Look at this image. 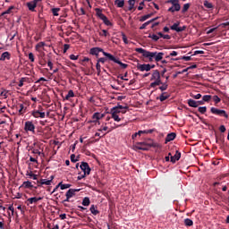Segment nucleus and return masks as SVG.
<instances>
[{
	"label": "nucleus",
	"mask_w": 229,
	"mask_h": 229,
	"mask_svg": "<svg viewBox=\"0 0 229 229\" xmlns=\"http://www.w3.org/2000/svg\"><path fill=\"white\" fill-rule=\"evenodd\" d=\"M12 58V54L10 52H4L0 56V62H4V60H10Z\"/></svg>",
	"instance_id": "obj_16"
},
{
	"label": "nucleus",
	"mask_w": 229,
	"mask_h": 229,
	"mask_svg": "<svg viewBox=\"0 0 229 229\" xmlns=\"http://www.w3.org/2000/svg\"><path fill=\"white\" fill-rule=\"evenodd\" d=\"M188 105L191 108H198V102L194 99H191V98L188 99Z\"/></svg>",
	"instance_id": "obj_20"
},
{
	"label": "nucleus",
	"mask_w": 229,
	"mask_h": 229,
	"mask_svg": "<svg viewBox=\"0 0 229 229\" xmlns=\"http://www.w3.org/2000/svg\"><path fill=\"white\" fill-rule=\"evenodd\" d=\"M105 117V114L100 113H95L92 115V120L89 121V123H92L93 124H101L99 122L100 119H103Z\"/></svg>",
	"instance_id": "obj_6"
},
{
	"label": "nucleus",
	"mask_w": 229,
	"mask_h": 229,
	"mask_svg": "<svg viewBox=\"0 0 229 229\" xmlns=\"http://www.w3.org/2000/svg\"><path fill=\"white\" fill-rule=\"evenodd\" d=\"M70 47H71V46L69 44H64V53H67V51H69Z\"/></svg>",
	"instance_id": "obj_55"
},
{
	"label": "nucleus",
	"mask_w": 229,
	"mask_h": 229,
	"mask_svg": "<svg viewBox=\"0 0 229 229\" xmlns=\"http://www.w3.org/2000/svg\"><path fill=\"white\" fill-rule=\"evenodd\" d=\"M89 210L93 216H98V214H99V210H98V207L95 205H91Z\"/></svg>",
	"instance_id": "obj_22"
},
{
	"label": "nucleus",
	"mask_w": 229,
	"mask_h": 229,
	"mask_svg": "<svg viewBox=\"0 0 229 229\" xmlns=\"http://www.w3.org/2000/svg\"><path fill=\"white\" fill-rule=\"evenodd\" d=\"M149 16L148 14H146V15H143L140 18V22H144L146 21H148V19H149Z\"/></svg>",
	"instance_id": "obj_40"
},
{
	"label": "nucleus",
	"mask_w": 229,
	"mask_h": 229,
	"mask_svg": "<svg viewBox=\"0 0 229 229\" xmlns=\"http://www.w3.org/2000/svg\"><path fill=\"white\" fill-rule=\"evenodd\" d=\"M149 24H151V21H148L145 23H143L140 27V30H146V28H148V26H149Z\"/></svg>",
	"instance_id": "obj_39"
},
{
	"label": "nucleus",
	"mask_w": 229,
	"mask_h": 229,
	"mask_svg": "<svg viewBox=\"0 0 229 229\" xmlns=\"http://www.w3.org/2000/svg\"><path fill=\"white\" fill-rule=\"evenodd\" d=\"M167 3H169L170 4H173V6H174V4H177L178 3H180L179 0H168Z\"/></svg>",
	"instance_id": "obj_51"
},
{
	"label": "nucleus",
	"mask_w": 229,
	"mask_h": 229,
	"mask_svg": "<svg viewBox=\"0 0 229 229\" xmlns=\"http://www.w3.org/2000/svg\"><path fill=\"white\" fill-rule=\"evenodd\" d=\"M114 4L117 8H123L124 6V0H115Z\"/></svg>",
	"instance_id": "obj_25"
},
{
	"label": "nucleus",
	"mask_w": 229,
	"mask_h": 229,
	"mask_svg": "<svg viewBox=\"0 0 229 229\" xmlns=\"http://www.w3.org/2000/svg\"><path fill=\"white\" fill-rule=\"evenodd\" d=\"M112 115V119H114V121H115L116 123H120L121 118L119 117V115L117 114H111Z\"/></svg>",
	"instance_id": "obj_47"
},
{
	"label": "nucleus",
	"mask_w": 229,
	"mask_h": 229,
	"mask_svg": "<svg viewBox=\"0 0 229 229\" xmlns=\"http://www.w3.org/2000/svg\"><path fill=\"white\" fill-rule=\"evenodd\" d=\"M180 158H182V153L176 150L174 156H171L170 162H172V164H176Z\"/></svg>",
	"instance_id": "obj_12"
},
{
	"label": "nucleus",
	"mask_w": 229,
	"mask_h": 229,
	"mask_svg": "<svg viewBox=\"0 0 229 229\" xmlns=\"http://www.w3.org/2000/svg\"><path fill=\"white\" fill-rule=\"evenodd\" d=\"M193 55H205V51H203V50H196Z\"/></svg>",
	"instance_id": "obj_59"
},
{
	"label": "nucleus",
	"mask_w": 229,
	"mask_h": 229,
	"mask_svg": "<svg viewBox=\"0 0 229 229\" xmlns=\"http://www.w3.org/2000/svg\"><path fill=\"white\" fill-rule=\"evenodd\" d=\"M70 60H78V55H70Z\"/></svg>",
	"instance_id": "obj_64"
},
{
	"label": "nucleus",
	"mask_w": 229,
	"mask_h": 229,
	"mask_svg": "<svg viewBox=\"0 0 229 229\" xmlns=\"http://www.w3.org/2000/svg\"><path fill=\"white\" fill-rule=\"evenodd\" d=\"M81 171H83V173L85 174H90V166L89 165V163L87 162H81V165H80Z\"/></svg>",
	"instance_id": "obj_10"
},
{
	"label": "nucleus",
	"mask_w": 229,
	"mask_h": 229,
	"mask_svg": "<svg viewBox=\"0 0 229 229\" xmlns=\"http://www.w3.org/2000/svg\"><path fill=\"white\" fill-rule=\"evenodd\" d=\"M95 12L97 13V16L100 18L101 21H103L104 24H106V26H114V24L112 23V21H109V19L103 14V11L99 8H96Z\"/></svg>",
	"instance_id": "obj_3"
},
{
	"label": "nucleus",
	"mask_w": 229,
	"mask_h": 229,
	"mask_svg": "<svg viewBox=\"0 0 229 229\" xmlns=\"http://www.w3.org/2000/svg\"><path fill=\"white\" fill-rule=\"evenodd\" d=\"M104 56L108 58L111 62H114V64H118L119 66L122 67V69H126L128 67V64L121 62L119 59L115 58L112 54L110 53H104Z\"/></svg>",
	"instance_id": "obj_4"
},
{
	"label": "nucleus",
	"mask_w": 229,
	"mask_h": 229,
	"mask_svg": "<svg viewBox=\"0 0 229 229\" xmlns=\"http://www.w3.org/2000/svg\"><path fill=\"white\" fill-rule=\"evenodd\" d=\"M160 79V72L158 70H155L152 73V77L150 81Z\"/></svg>",
	"instance_id": "obj_19"
},
{
	"label": "nucleus",
	"mask_w": 229,
	"mask_h": 229,
	"mask_svg": "<svg viewBox=\"0 0 229 229\" xmlns=\"http://www.w3.org/2000/svg\"><path fill=\"white\" fill-rule=\"evenodd\" d=\"M153 130H145V131H139L138 134L140 136L142 133H152Z\"/></svg>",
	"instance_id": "obj_44"
},
{
	"label": "nucleus",
	"mask_w": 229,
	"mask_h": 229,
	"mask_svg": "<svg viewBox=\"0 0 229 229\" xmlns=\"http://www.w3.org/2000/svg\"><path fill=\"white\" fill-rule=\"evenodd\" d=\"M171 98V95L167 92H162L161 95L157 98L161 103H164L166 99H169Z\"/></svg>",
	"instance_id": "obj_13"
},
{
	"label": "nucleus",
	"mask_w": 229,
	"mask_h": 229,
	"mask_svg": "<svg viewBox=\"0 0 229 229\" xmlns=\"http://www.w3.org/2000/svg\"><path fill=\"white\" fill-rule=\"evenodd\" d=\"M46 46V43L44 42H39L36 45V50L38 51V49H40V47H44Z\"/></svg>",
	"instance_id": "obj_43"
},
{
	"label": "nucleus",
	"mask_w": 229,
	"mask_h": 229,
	"mask_svg": "<svg viewBox=\"0 0 229 229\" xmlns=\"http://www.w3.org/2000/svg\"><path fill=\"white\" fill-rule=\"evenodd\" d=\"M70 158H71V162H72L73 164H76V162L80 160L79 157L76 158V155L74 154H72Z\"/></svg>",
	"instance_id": "obj_38"
},
{
	"label": "nucleus",
	"mask_w": 229,
	"mask_h": 229,
	"mask_svg": "<svg viewBox=\"0 0 229 229\" xmlns=\"http://www.w3.org/2000/svg\"><path fill=\"white\" fill-rule=\"evenodd\" d=\"M144 1L140 2V5L138 6V10L140 11V10H144Z\"/></svg>",
	"instance_id": "obj_61"
},
{
	"label": "nucleus",
	"mask_w": 229,
	"mask_h": 229,
	"mask_svg": "<svg viewBox=\"0 0 229 229\" xmlns=\"http://www.w3.org/2000/svg\"><path fill=\"white\" fill-rule=\"evenodd\" d=\"M26 81V79L25 78H21L20 80V82L18 84L19 87H24V82Z\"/></svg>",
	"instance_id": "obj_52"
},
{
	"label": "nucleus",
	"mask_w": 229,
	"mask_h": 229,
	"mask_svg": "<svg viewBox=\"0 0 229 229\" xmlns=\"http://www.w3.org/2000/svg\"><path fill=\"white\" fill-rule=\"evenodd\" d=\"M12 10H15V6H10L5 12L2 13L1 16L4 17V15L12 13Z\"/></svg>",
	"instance_id": "obj_28"
},
{
	"label": "nucleus",
	"mask_w": 229,
	"mask_h": 229,
	"mask_svg": "<svg viewBox=\"0 0 229 229\" xmlns=\"http://www.w3.org/2000/svg\"><path fill=\"white\" fill-rule=\"evenodd\" d=\"M184 225H185V226H192L194 225V222L192 220H191L190 218H185Z\"/></svg>",
	"instance_id": "obj_31"
},
{
	"label": "nucleus",
	"mask_w": 229,
	"mask_h": 229,
	"mask_svg": "<svg viewBox=\"0 0 229 229\" xmlns=\"http://www.w3.org/2000/svg\"><path fill=\"white\" fill-rule=\"evenodd\" d=\"M76 192H80V190H78V189H70L66 192L65 196H66V198H72L73 196H76Z\"/></svg>",
	"instance_id": "obj_15"
},
{
	"label": "nucleus",
	"mask_w": 229,
	"mask_h": 229,
	"mask_svg": "<svg viewBox=\"0 0 229 229\" xmlns=\"http://www.w3.org/2000/svg\"><path fill=\"white\" fill-rule=\"evenodd\" d=\"M156 85H157V87L161 84H163L164 82H162V79H156L155 81Z\"/></svg>",
	"instance_id": "obj_57"
},
{
	"label": "nucleus",
	"mask_w": 229,
	"mask_h": 229,
	"mask_svg": "<svg viewBox=\"0 0 229 229\" xmlns=\"http://www.w3.org/2000/svg\"><path fill=\"white\" fill-rule=\"evenodd\" d=\"M117 114H121V111L116 106L111 108V114L117 115Z\"/></svg>",
	"instance_id": "obj_35"
},
{
	"label": "nucleus",
	"mask_w": 229,
	"mask_h": 229,
	"mask_svg": "<svg viewBox=\"0 0 229 229\" xmlns=\"http://www.w3.org/2000/svg\"><path fill=\"white\" fill-rule=\"evenodd\" d=\"M122 38L124 44H128V38L126 37V34L122 33Z\"/></svg>",
	"instance_id": "obj_50"
},
{
	"label": "nucleus",
	"mask_w": 229,
	"mask_h": 229,
	"mask_svg": "<svg viewBox=\"0 0 229 229\" xmlns=\"http://www.w3.org/2000/svg\"><path fill=\"white\" fill-rule=\"evenodd\" d=\"M174 139H176V133H174V132L168 133L165 140V144H167V142H171V140H174Z\"/></svg>",
	"instance_id": "obj_18"
},
{
	"label": "nucleus",
	"mask_w": 229,
	"mask_h": 229,
	"mask_svg": "<svg viewBox=\"0 0 229 229\" xmlns=\"http://www.w3.org/2000/svg\"><path fill=\"white\" fill-rule=\"evenodd\" d=\"M148 38H152L154 42H158V40L160 39V37H158L157 34H149Z\"/></svg>",
	"instance_id": "obj_30"
},
{
	"label": "nucleus",
	"mask_w": 229,
	"mask_h": 229,
	"mask_svg": "<svg viewBox=\"0 0 229 229\" xmlns=\"http://www.w3.org/2000/svg\"><path fill=\"white\" fill-rule=\"evenodd\" d=\"M213 101L216 103V105H217V103H221V98L217 97V95H215L213 97Z\"/></svg>",
	"instance_id": "obj_45"
},
{
	"label": "nucleus",
	"mask_w": 229,
	"mask_h": 229,
	"mask_svg": "<svg viewBox=\"0 0 229 229\" xmlns=\"http://www.w3.org/2000/svg\"><path fill=\"white\" fill-rule=\"evenodd\" d=\"M178 26H180V22L174 23L170 27V30H172L173 31H176L177 33H182V31H185V30H187L186 26H182V27H178Z\"/></svg>",
	"instance_id": "obj_7"
},
{
	"label": "nucleus",
	"mask_w": 229,
	"mask_h": 229,
	"mask_svg": "<svg viewBox=\"0 0 229 229\" xmlns=\"http://www.w3.org/2000/svg\"><path fill=\"white\" fill-rule=\"evenodd\" d=\"M189 8H191V4H184L182 10V13H185L186 12H188Z\"/></svg>",
	"instance_id": "obj_36"
},
{
	"label": "nucleus",
	"mask_w": 229,
	"mask_h": 229,
	"mask_svg": "<svg viewBox=\"0 0 229 229\" xmlns=\"http://www.w3.org/2000/svg\"><path fill=\"white\" fill-rule=\"evenodd\" d=\"M33 117L38 118L40 117V112L39 111H34L32 112Z\"/></svg>",
	"instance_id": "obj_54"
},
{
	"label": "nucleus",
	"mask_w": 229,
	"mask_h": 229,
	"mask_svg": "<svg viewBox=\"0 0 229 229\" xmlns=\"http://www.w3.org/2000/svg\"><path fill=\"white\" fill-rule=\"evenodd\" d=\"M210 99H212V97L210 95H205L202 97V100L204 101V103H208Z\"/></svg>",
	"instance_id": "obj_37"
},
{
	"label": "nucleus",
	"mask_w": 229,
	"mask_h": 229,
	"mask_svg": "<svg viewBox=\"0 0 229 229\" xmlns=\"http://www.w3.org/2000/svg\"><path fill=\"white\" fill-rule=\"evenodd\" d=\"M24 112H26V110L24 109V105L20 104V109H19L20 115H22V114H24Z\"/></svg>",
	"instance_id": "obj_41"
},
{
	"label": "nucleus",
	"mask_w": 229,
	"mask_h": 229,
	"mask_svg": "<svg viewBox=\"0 0 229 229\" xmlns=\"http://www.w3.org/2000/svg\"><path fill=\"white\" fill-rule=\"evenodd\" d=\"M135 51L142 55L144 58H148L149 62H153V58H155L156 62H160L164 58V53L162 52H149L144 48H135Z\"/></svg>",
	"instance_id": "obj_1"
},
{
	"label": "nucleus",
	"mask_w": 229,
	"mask_h": 229,
	"mask_svg": "<svg viewBox=\"0 0 229 229\" xmlns=\"http://www.w3.org/2000/svg\"><path fill=\"white\" fill-rule=\"evenodd\" d=\"M192 98H193V99H201V94H197V95H191Z\"/></svg>",
	"instance_id": "obj_60"
},
{
	"label": "nucleus",
	"mask_w": 229,
	"mask_h": 229,
	"mask_svg": "<svg viewBox=\"0 0 229 229\" xmlns=\"http://www.w3.org/2000/svg\"><path fill=\"white\" fill-rule=\"evenodd\" d=\"M174 60L175 62L178 61V60H184L185 62H191V60H192V58L191 56H182V58H175V59H173Z\"/></svg>",
	"instance_id": "obj_33"
},
{
	"label": "nucleus",
	"mask_w": 229,
	"mask_h": 229,
	"mask_svg": "<svg viewBox=\"0 0 229 229\" xmlns=\"http://www.w3.org/2000/svg\"><path fill=\"white\" fill-rule=\"evenodd\" d=\"M219 130H220L221 133H225V131H226V127H225V125H221L219 127Z\"/></svg>",
	"instance_id": "obj_62"
},
{
	"label": "nucleus",
	"mask_w": 229,
	"mask_h": 229,
	"mask_svg": "<svg viewBox=\"0 0 229 229\" xmlns=\"http://www.w3.org/2000/svg\"><path fill=\"white\" fill-rule=\"evenodd\" d=\"M205 8L212 9L214 8V4L212 3H209L208 1L205 0L203 3Z\"/></svg>",
	"instance_id": "obj_34"
},
{
	"label": "nucleus",
	"mask_w": 229,
	"mask_h": 229,
	"mask_svg": "<svg viewBox=\"0 0 229 229\" xmlns=\"http://www.w3.org/2000/svg\"><path fill=\"white\" fill-rule=\"evenodd\" d=\"M27 8L30 10V12H35V8H37V4L34 1H30L26 4Z\"/></svg>",
	"instance_id": "obj_17"
},
{
	"label": "nucleus",
	"mask_w": 229,
	"mask_h": 229,
	"mask_svg": "<svg viewBox=\"0 0 229 229\" xmlns=\"http://www.w3.org/2000/svg\"><path fill=\"white\" fill-rule=\"evenodd\" d=\"M210 112L214 115H218V117H225V119H228V114L226 113V111H225L223 109H218L216 107H211Z\"/></svg>",
	"instance_id": "obj_5"
},
{
	"label": "nucleus",
	"mask_w": 229,
	"mask_h": 229,
	"mask_svg": "<svg viewBox=\"0 0 229 229\" xmlns=\"http://www.w3.org/2000/svg\"><path fill=\"white\" fill-rule=\"evenodd\" d=\"M169 88V84H167V81L163 82L161 84V86H159V90H161V92H165V90Z\"/></svg>",
	"instance_id": "obj_23"
},
{
	"label": "nucleus",
	"mask_w": 229,
	"mask_h": 229,
	"mask_svg": "<svg viewBox=\"0 0 229 229\" xmlns=\"http://www.w3.org/2000/svg\"><path fill=\"white\" fill-rule=\"evenodd\" d=\"M71 98H74V91H72V89H70L68 91V94L65 96L64 99H66V101H69Z\"/></svg>",
	"instance_id": "obj_27"
},
{
	"label": "nucleus",
	"mask_w": 229,
	"mask_h": 229,
	"mask_svg": "<svg viewBox=\"0 0 229 229\" xmlns=\"http://www.w3.org/2000/svg\"><path fill=\"white\" fill-rule=\"evenodd\" d=\"M118 110H128V106H123L121 105H118L115 106Z\"/></svg>",
	"instance_id": "obj_53"
},
{
	"label": "nucleus",
	"mask_w": 229,
	"mask_h": 229,
	"mask_svg": "<svg viewBox=\"0 0 229 229\" xmlns=\"http://www.w3.org/2000/svg\"><path fill=\"white\" fill-rule=\"evenodd\" d=\"M29 60H30V62H35V55L33 53L29 54Z\"/></svg>",
	"instance_id": "obj_56"
},
{
	"label": "nucleus",
	"mask_w": 229,
	"mask_h": 229,
	"mask_svg": "<svg viewBox=\"0 0 229 229\" xmlns=\"http://www.w3.org/2000/svg\"><path fill=\"white\" fill-rule=\"evenodd\" d=\"M174 11H175V12H180V10L182 9V6L180 5V3L175 4L174 5Z\"/></svg>",
	"instance_id": "obj_49"
},
{
	"label": "nucleus",
	"mask_w": 229,
	"mask_h": 229,
	"mask_svg": "<svg viewBox=\"0 0 229 229\" xmlns=\"http://www.w3.org/2000/svg\"><path fill=\"white\" fill-rule=\"evenodd\" d=\"M21 187H23L24 189H33V184L30 181H25L23 182Z\"/></svg>",
	"instance_id": "obj_21"
},
{
	"label": "nucleus",
	"mask_w": 229,
	"mask_h": 229,
	"mask_svg": "<svg viewBox=\"0 0 229 229\" xmlns=\"http://www.w3.org/2000/svg\"><path fill=\"white\" fill-rule=\"evenodd\" d=\"M60 8H54L52 9V13L55 17H58V12H59Z\"/></svg>",
	"instance_id": "obj_46"
},
{
	"label": "nucleus",
	"mask_w": 229,
	"mask_h": 229,
	"mask_svg": "<svg viewBox=\"0 0 229 229\" xmlns=\"http://www.w3.org/2000/svg\"><path fill=\"white\" fill-rule=\"evenodd\" d=\"M38 183L40 185H51V180H47V179H40L38 181Z\"/></svg>",
	"instance_id": "obj_24"
},
{
	"label": "nucleus",
	"mask_w": 229,
	"mask_h": 229,
	"mask_svg": "<svg viewBox=\"0 0 229 229\" xmlns=\"http://www.w3.org/2000/svg\"><path fill=\"white\" fill-rule=\"evenodd\" d=\"M103 53V55H105V50H103V48H99V47H93L89 50V55H93L94 56H99V54Z\"/></svg>",
	"instance_id": "obj_11"
},
{
	"label": "nucleus",
	"mask_w": 229,
	"mask_h": 229,
	"mask_svg": "<svg viewBox=\"0 0 229 229\" xmlns=\"http://www.w3.org/2000/svg\"><path fill=\"white\" fill-rule=\"evenodd\" d=\"M82 205L83 207H89V205H90V199L89 197H85L82 199Z\"/></svg>",
	"instance_id": "obj_29"
},
{
	"label": "nucleus",
	"mask_w": 229,
	"mask_h": 229,
	"mask_svg": "<svg viewBox=\"0 0 229 229\" xmlns=\"http://www.w3.org/2000/svg\"><path fill=\"white\" fill-rule=\"evenodd\" d=\"M42 197H32L27 199V205H33V203H37L38 201H41Z\"/></svg>",
	"instance_id": "obj_14"
},
{
	"label": "nucleus",
	"mask_w": 229,
	"mask_h": 229,
	"mask_svg": "<svg viewBox=\"0 0 229 229\" xmlns=\"http://www.w3.org/2000/svg\"><path fill=\"white\" fill-rule=\"evenodd\" d=\"M217 30V27L210 29L209 30L207 31L208 35H210V33H214V31H216Z\"/></svg>",
	"instance_id": "obj_63"
},
{
	"label": "nucleus",
	"mask_w": 229,
	"mask_h": 229,
	"mask_svg": "<svg viewBox=\"0 0 229 229\" xmlns=\"http://www.w3.org/2000/svg\"><path fill=\"white\" fill-rule=\"evenodd\" d=\"M150 142H138L135 145L136 149H140L141 151H148L149 148H158V143L153 142L152 140H149Z\"/></svg>",
	"instance_id": "obj_2"
},
{
	"label": "nucleus",
	"mask_w": 229,
	"mask_h": 229,
	"mask_svg": "<svg viewBox=\"0 0 229 229\" xmlns=\"http://www.w3.org/2000/svg\"><path fill=\"white\" fill-rule=\"evenodd\" d=\"M198 111L200 114H206L207 113V106H200V107L198 108Z\"/></svg>",
	"instance_id": "obj_42"
},
{
	"label": "nucleus",
	"mask_w": 229,
	"mask_h": 229,
	"mask_svg": "<svg viewBox=\"0 0 229 229\" xmlns=\"http://www.w3.org/2000/svg\"><path fill=\"white\" fill-rule=\"evenodd\" d=\"M24 130L26 131H31V133H35V124H33V122L31 121L25 122Z\"/></svg>",
	"instance_id": "obj_8"
},
{
	"label": "nucleus",
	"mask_w": 229,
	"mask_h": 229,
	"mask_svg": "<svg viewBox=\"0 0 229 229\" xmlns=\"http://www.w3.org/2000/svg\"><path fill=\"white\" fill-rule=\"evenodd\" d=\"M105 62H106V57H100V58L98 60V64H105Z\"/></svg>",
	"instance_id": "obj_58"
},
{
	"label": "nucleus",
	"mask_w": 229,
	"mask_h": 229,
	"mask_svg": "<svg viewBox=\"0 0 229 229\" xmlns=\"http://www.w3.org/2000/svg\"><path fill=\"white\" fill-rule=\"evenodd\" d=\"M58 187L61 188V191H64V189H71V184H62V182H59Z\"/></svg>",
	"instance_id": "obj_32"
},
{
	"label": "nucleus",
	"mask_w": 229,
	"mask_h": 229,
	"mask_svg": "<svg viewBox=\"0 0 229 229\" xmlns=\"http://www.w3.org/2000/svg\"><path fill=\"white\" fill-rule=\"evenodd\" d=\"M129 4V12H131V10H133L135 8V0H129L128 1Z\"/></svg>",
	"instance_id": "obj_26"
},
{
	"label": "nucleus",
	"mask_w": 229,
	"mask_h": 229,
	"mask_svg": "<svg viewBox=\"0 0 229 229\" xmlns=\"http://www.w3.org/2000/svg\"><path fill=\"white\" fill-rule=\"evenodd\" d=\"M27 175L30 176V178H32L33 180L38 179V175L33 174V172L29 173Z\"/></svg>",
	"instance_id": "obj_48"
},
{
	"label": "nucleus",
	"mask_w": 229,
	"mask_h": 229,
	"mask_svg": "<svg viewBox=\"0 0 229 229\" xmlns=\"http://www.w3.org/2000/svg\"><path fill=\"white\" fill-rule=\"evenodd\" d=\"M136 67L138 71H140V72H144V71H146L147 72H149V71H151V67L149 66V64H138Z\"/></svg>",
	"instance_id": "obj_9"
}]
</instances>
